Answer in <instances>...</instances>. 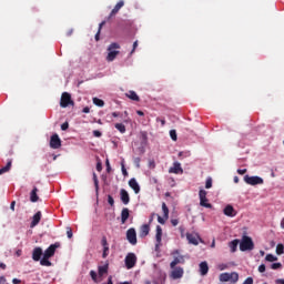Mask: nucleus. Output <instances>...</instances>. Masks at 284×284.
Segmentation results:
<instances>
[{
	"label": "nucleus",
	"mask_w": 284,
	"mask_h": 284,
	"mask_svg": "<svg viewBox=\"0 0 284 284\" xmlns=\"http://www.w3.org/2000/svg\"><path fill=\"white\" fill-rule=\"evenodd\" d=\"M129 187L134 191L135 194H139L141 192V186L139 185V182H136V179L132 178L129 181Z\"/></svg>",
	"instance_id": "dca6fc26"
},
{
	"label": "nucleus",
	"mask_w": 284,
	"mask_h": 284,
	"mask_svg": "<svg viewBox=\"0 0 284 284\" xmlns=\"http://www.w3.org/2000/svg\"><path fill=\"white\" fill-rule=\"evenodd\" d=\"M37 192H39V189H37V186H34L30 193L31 203H37V201H39V195L37 194Z\"/></svg>",
	"instance_id": "393cba45"
},
{
	"label": "nucleus",
	"mask_w": 284,
	"mask_h": 284,
	"mask_svg": "<svg viewBox=\"0 0 284 284\" xmlns=\"http://www.w3.org/2000/svg\"><path fill=\"white\" fill-rule=\"evenodd\" d=\"M165 217L163 216H161V215H158V222L161 224V225H165Z\"/></svg>",
	"instance_id": "a18cd8bd"
},
{
	"label": "nucleus",
	"mask_w": 284,
	"mask_h": 284,
	"mask_svg": "<svg viewBox=\"0 0 284 284\" xmlns=\"http://www.w3.org/2000/svg\"><path fill=\"white\" fill-rule=\"evenodd\" d=\"M101 245L102 247H110V245L108 244V237L105 236L102 237Z\"/></svg>",
	"instance_id": "79ce46f5"
},
{
	"label": "nucleus",
	"mask_w": 284,
	"mask_h": 284,
	"mask_svg": "<svg viewBox=\"0 0 284 284\" xmlns=\"http://www.w3.org/2000/svg\"><path fill=\"white\" fill-rule=\"evenodd\" d=\"M275 283L276 284H284V280H276Z\"/></svg>",
	"instance_id": "0e129e2a"
},
{
	"label": "nucleus",
	"mask_w": 284,
	"mask_h": 284,
	"mask_svg": "<svg viewBox=\"0 0 284 284\" xmlns=\"http://www.w3.org/2000/svg\"><path fill=\"white\" fill-rule=\"evenodd\" d=\"M130 219V209L124 207L121 211V223L122 225H125V223L128 222V220Z\"/></svg>",
	"instance_id": "a211bd4d"
},
{
	"label": "nucleus",
	"mask_w": 284,
	"mask_h": 284,
	"mask_svg": "<svg viewBox=\"0 0 284 284\" xmlns=\"http://www.w3.org/2000/svg\"><path fill=\"white\" fill-rule=\"evenodd\" d=\"M186 239L192 245H199V241H201V236L197 233H186Z\"/></svg>",
	"instance_id": "f8f14e48"
},
{
	"label": "nucleus",
	"mask_w": 284,
	"mask_h": 284,
	"mask_svg": "<svg viewBox=\"0 0 284 284\" xmlns=\"http://www.w3.org/2000/svg\"><path fill=\"white\" fill-rule=\"evenodd\" d=\"M90 276H91L92 281H94V283H97V272L90 271Z\"/></svg>",
	"instance_id": "de8ad7c7"
},
{
	"label": "nucleus",
	"mask_w": 284,
	"mask_h": 284,
	"mask_svg": "<svg viewBox=\"0 0 284 284\" xmlns=\"http://www.w3.org/2000/svg\"><path fill=\"white\" fill-rule=\"evenodd\" d=\"M120 200L123 205H128L130 203V193H128L125 189L120 190Z\"/></svg>",
	"instance_id": "2eb2a0df"
},
{
	"label": "nucleus",
	"mask_w": 284,
	"mask_h": 284,
	"mask_svg": "<svg viewBox=\"0 0 284 284\" xmlns=\"http://www.w3.org/2000/svg\"><path fill=\"white\" fill-rule=\"evenodd\" d=\"M114 128L118 129L121 134H125V124L115 123Z\"/></svg>",
	"instance_id": "2f4dec72"
},
{
	"label": "nucleus",
	"mask_w": 284,
	"mask_h": 284,
	"mask_svg": "<svg viewBox=\"0 0 284 284\" xmlns=\"http://www.w3.org/2000/svg\"><path fill=\"white\" fill-rule=\"evenodd\" d=\"M281 227H282V230H284V217H283V220L281 221Z\"/></svg>",
	"instance_id": "774afa93"
},
{
	"label": "nucleus",
	"mask_w": 284,
	"mask_h": 284,
	"mask_svg": "<svg viewBox=\"0 0 284 284\" xmlns=\"http://www.w3.org/2000/svg\"><path fill=\"white\" fill-rule=\"evenodd\" d=\"M163 239V229L161 227V225L156 226V233H155V241L159 244H161V241Z\"/></svg>",
	"instance_id": "b1692460"
},
{
	"label": "nucleus",
	"mask_w": 284,
	"mask_h": 284,
	"mask_svg": "<svg viewBox=\"0 0 284 284\" xmlns=\"http://www.w3.org/2000/svg\"><path fill=\"white\" fill-rule=\"evenodd\" d=\"M123 6H125V2L123 0H120L110 12L108 20L112 19V17H115V14H119V10H121Z\"/></svg>",
	"instance_id": "ddd939ff"
},
{
	"label": "nucleus",
	"mask_w": 284,
	"mask_h": 284,
	"mask_svg": "<svg viewBox=\"0 0 284 284\" xmlns=\"http://www.w3.org/2000/svg\"><path fill=\"white\" fill-rule=\"evenodd\" d=\"M170 136H171V139H172V141H176V130H171L170 131Z\"/></svg>",
	"instance_id": "37998d69"
},
{
	"label": "nucleus",
	"mask_w": 284,
	"mask_h": 284,
	"mask_svg": "<svg viewBox=\"0 0 284 284\" xmlns=\"http://www.w3.org/2000/svg\"><path fill=\"white\" fill-rule=\"evenodd\" d=\"M58 247H61V244L59 242H55L54 244H51L43 253V256H45V258H52V256H54Z\"/></svg>",
	"instance_id": "1a4fd4ad"
},
{
	"label": "nucleus",
	"mask_w": 284,
	"mask_h": 284,
	"mask_svg": "<svg viewBox=\"0 0 284 284\" xmlns=\"http://www.w3.org/2000/svg\"><path fill=\"white\" fill-rule=\"evenodd\" d=\"M108 203L111 207H114V197H112V195H108Z\"/></svg>",
	"instance_id": "c03bdc74"
},
{
	"label": "nucleus",
	"mask_w": 284,
	"mask_h": 284,
	"mask_svg": "<svg viewBox=\"0 0 284 284\" xmlns=\"http://www.w3.org/2000/svg\"><path fill=\"white\" fill-rule=\"evenodd\" d=\"M93 136H95L97 139H100V136H102L101 131L94 130V131H93Z\"/></svg>",
	"instance_id": "3c124183"
},
{
	"label": "nucleus",
	"mask_w": 284,
	"mask_h": 284,
	"mask_svg": "<svg viewBox=\"0 0 284 284\" xmlns=\"http://www.w3.org/2000/svg\"><path fill=\"white\" fill-rule=\"evenodd\" d=\"M110 254V246L103 247L102 258H108V255Z\"/></svg>",
	"instance_id": "4c0bfd02"
},
{
	"label": "nucleus",
	"mask_w": 284,
	"mask_h": 284,
	"mask_svg": "<svg viewBox=\"0 0 284 284\" xmlns=\"http://www.w3.org/2000/svg\"><path fill=\"white\" fill-rule=\"evenodd\" d=\"M136 48H139V41H135V42L133 43V49H132V51H131V54H134V50H136Z\"/></svg>",
	"instance_id": "603ef678"
},
{
	"label": "nucleus",
	"mask_w": 284,
	"mask_h": 284,
	"mask_svg": "<svg viewBox=\"0 0 284 284\" xmlns=\"http://www.w3.org/2000/svg\"><path fill=\"white\" fill-rule=\"evenodd\" d=\"M172 256H173V261L170 263L171 268H174L178 265L185 264V256L181 255V253H179V250L173 251Z\"/></svg>",
	"instance_id": "f03ea898"
},
{
	"label": "nucleus",
	"mask_w": 284,
	"mask_h": 284,
	"mask_svg": "<svg viewBox=\"0 0 284 284\" xmlns=\"http://www.w3.org/2000/svg\"><path fill=\"white\" fill-rule=\"evenodd\" d=\"M101 170H103V166H102L101 162H98L97 163V171L101 172Z\"/></svg>",
	"instance_id": "13d9d810"
},
{
	"label": "nucleus",
	"mask_w": 284,
	"mask_h": 284,
	"mask_svg": "<svg viewBox=\"0 0 284 284\" xmlns=\"http://www.w3.org/2000/svg\"><path fill=\"white\" fill-rule=\"evenodd\" d=\"M41 222V211H38L33 217H32V222L30 224V227H37V224Z\"/></svg>",
	"instance_id": "4be33fe9"
},
{
	"label": "nucleus",
	"mask_w": 284,
	"mask_h": 284,
	"mask_svg": "<svg viewBox=\"0 0 284 284\" xmlns=\"http://www.w3.org/2000/svg\"><path fill=\"white\" fill-rule=\"evenodd\" d=\"M12 283H13V284H20V283H21V280H19V278H13V280H12Z\"/></svg>",
	"instance_id": "680f3d73"
},
{
	"label": "nucleus",
	"mask_w": 284,
	"mask_h": 284,
	"mask_svg": "<svg viewBox=\"0 0 284 284\" xmlns=\"http://www.w3.org/2000/svg\"><path fill=\"white\" fill-rule=\"evenodd\" d=\"M108 270H110V263L105 262L104 265L98 267L99 276H105V274H108Z\"/></svg>",
	"instance_id": "412c9836"
},
{
	"label": "nucleus",
	"mask_w": 284,
	"mask_h": 284,
	"mask_svg": "<svg viewBox=\"0 0 284 284\" xmlns=\"http://www.w3.org/2000/svg\"><path fill=\"white\" fill-rule=\"evenodd\" d=\"M41 256H43V250L41 247H36L32 253L33 261H41Z\"/></svg>",
	"instance_id": "aec40b11"
},
{
	"label": "nucleus",
	"mask_w": 284,
	"mask_h": 284,
	"mask_svg": "<svg viewBox=\"0 0 284 284\" xmlns=\"http://www.w3.org/2000/svg\"><path fill=\"white\" fill-rule=\"evenodd\" d=\"M200 196V205L201 207H206L207 210H212V204L209 203L207 201V191L201 189L199 192Z\"/></svg>",
	"instance_id": "20e7f679"
},
{
	"label": "nucleus",
	"mask_w": 284,
	"mask_h": 284,
	"mask_svg": "<svg viewBox=\"0 0 284 284\" xmlns=\"http://www.w3.org/2000/svg\"><path fill=\"white\" fill-rule=\"evenodd\" d=\"M244 181L247 183V185H263L264 183L263 178L257 175L255 176L245 175Z\"/></svg>",
	"instance_id": "0eeeda50"
},
{
	"label": "nucleus",
	"mask_w": 284,
	"mask_h": 284,
	"mask_svg": "<svg viewBox=\"0 0 284 284\" xmlns=\"http://www.w3.org/2000/svg\"><path fill=\"white\" fill-rule=\"evenodd\" d=\"M170 278L173 281H179V278H183V275L185 274V271L181 266H174V268H171Z\"/></svg>",
	"instance_id": "423d86ee"
},
{
	"label": "nucleus",
	"mask_w": 284,
	"mask_h": 284,
	"mask_svg": "<svg viewBox=\"0 0 284 284\" xmlns=\"http://www.w3.org/2000/svg\"><path fill=\"white\" fill-rule=\"evenodd\" d=\"M156 121L159 122H161V125H165V120H160L159 118L156 119Z\"/></svg>",
	"instance_id": "69168bd1"
},
{
	"label": "nucleus",
	"mask_w": 284,
	"mask_h": 284,
	"mask_svg": "<svg viewBox=\"0 0 284 284\" xmlns=\"http://www.w3.org/2000/svg\"><path fill=\"white\" fill-rule=\"evenodd\" d=\"M265 261H268V263H274V261H278V257H276L272 254H267L265 257Z\"/></svg>",
	"instance_id": "e433bc0d"
},
{
	"label": "nucleus",
	"mask_w": 284,
	"mask_h": 284,
	"mask_svg": "<svg viewBox=\"0 0 284 284\" xmlns=\"http://www.w3.org/2000/svg\"><path fill=\"white\" fill-rule=\"evenodd\" d=\"M40 265L44 267H50L52 265V262H50V257H45L43 255V257L40 260Z\"/></svg>",
	"instance_id": "cd10ccee"
},
{
	"label": "nucleus",
	"mask_w": 284,
	"mask_h": 284,
	"mask_svg": "<svg viewBox=\"0 0 284 284\" xmlns=\"http://www.w3.org/2000/svg\"><path fill=\"white\" fill-rule=\"evenodd\" d=\"M105 26V21H102L100 24H99V29H98V32L95 34V41H99L101 38V30L103 29V27Z\"/></svg>",
	"instance_id": "7c9ffc66"
},
{
	"label": "nucleus",
	"mask_w": 284,
	"mask_h": 284,
	"mask_svg": "<svg viewBox=\"0 0 284 284\" xmlns=\"http://www.w3.org/2000/svg\"><path fill=\"white\" fill-rule=\"evenodd\" d=\"M106 172H112V166H110V161L106 160Z\"/></svg>",
	"instance_id": "4d7b16f0"
},
{
	"label": "nucleus",
	"mask_w": 284,
	"mask_h": 284,
	"mask_svg": "<svg viewBox=\"0 0 284 284\" xmlns=\"http://www.w3.org/2000/svg\"><path fill=\"white\" fill-rule=\"evenodd\" d=\"M0 267H1V270H6V264L4 263H0Z\"/></svg>",
	"instance_id": "338daca9"
},
{
	"label": "nucleus",
	"mask_w": 284,
	"mask_h": 284,
	"mask_svg": "<svg viewBox=\"0 0 284 284\" xmlns=\"http://www.w3.org/2000/svg\"><path fill=\"white\" fill-rule=\"evenodd\" d=\"M276 254H278V255L284 254V245L283 244H277Z\"/></svg>",
	"instance_id": "58836bf2"
},
{
	"label": "nucleus",
	"mask_w": 284,
	"mask_h": 284,
	"mask_svg": "<svg viewBox=\"0 0 284 284\" xmlns=\"http://www.w3.org/2000/svg\"><path fill=\"white\" fill-rule=\"evenodd\" d=\"M220 281L221 283H227V281H230V273H222L220 275Z\"/></svg>",
	"instance_id": "72a5a7b5"
},
{
	"label": "nucleus",
	"mask_w": 284,
	"mask_h": 284,
	"mask_svg": "<svg viewBox=\"0 0 284 284\" xmlns=\"http://www.w3.org/2000/svg\"><path fill=\"white\" fill-rule=\"evenodd\" d=\"M82 112L84 114H90V108L89 106L83 108Z\"/></svg>",
	"instance_id": "052dcab7"
},
{
	"label": "nucleus",
	"mask_w": 284,
	"mask_h": 284,
	"mask_svg": "<svg viewBox=\"0 0 284 284\" xmlns=\"http://www.w3.org/2000/svg\"><path fill=\"white\" fill-rule=\"evenodd\" d=\"M69 105H74L72 95L68 92H63L60 100V108H69Z\"/></svg>",
	"instance_id": "39448f33"
},
{
	"label": "nucleus",
	"mask_w": 284,
	"mask_h": 284,
	"mask_svg": "<svg viewBox=\"0 0 284 284\" xmlns=\"http://www.w3.org/2000/svg\"><path fill=\"white\" fill-rule=\"evenodd\" d=\"M112 116H114V118L121 116V113H119V112H113V113H112Z\"/></svg>",
	"instance_id": "e2e57ef3"
},
{
	"label": "nucleus",
	"mask_w": 284,
	"mask_h": 284,
	"mask_svg": "<svg viewBox=\"0 0 284 284\" xmlns=\"http://www.w3.org/2000/svg\"><path fill=\"white\" fill-rule=\"evenodd\" d=\"M121 168L123 176H128V170L125 169V164L123 162L121 163Z\"/></svg>",
	"instance_id": "49530a36"
},
{
	"label": "nucleus",
	"mask_w": 284,
	"mask_h": 284,
	"mask_svg": "<svg viewBox=\"0 0 284 284\" xmlns=\"http://www.w3.org/2000/svg\"><path fill=\"white\" fill-rule=\"evenodd\" d=\"M239 240H233L232 242L229 243V247L231 250L232 253L236 252L237 247H239Z\"/></svg>",
	"instance_id": "bb28decb"
},
{
	"label": "nucleus",
	"mask_w": 284,
	"mask_h": 284,
	"mask_svg": "<svg viewBox=\"0 0 284 284\" xmlns=\"http://www.w3.org/2000/svg\"><path fill=\"white\" fill-rule=\"evenodd\" d=\"M148 234H150V224H143L140 227L139 236H140V239H145V236H148Z\"/></svg>",
	"instance_id": "6ab92c4d"
},
{
	"label": "nucleus",
	"mask_w": 284,
	"mask_h": 284,
	"mask_svg": "<svg viewBox=\"0 0 284 284\" xmlns=\"http://www.w3.org/2000/svg\"><path fill=\"white\" fill-rule=\"evenodd\" d=\"M171 225H173V227H176V225H179V220L176 219L171 220Z\"/></svg>",
	"instance_id": "864d4df0"
},
{
	"label": "nucleus",
	"mask_w": 284,
	"mask_h": 284,
	"mask_svg": "<svg viewBox=\"0 0 284 284\" xmlns=\"http://www.w3.org/2000/svg\"><path fill=\"white\" fill-rule=\"evenodd\" d=\"M50 148L52 150H59L61 148V138H59V134H53L50 140Z\"/></svg>",
	"instance_id": "9b49d317"
},
{
	"label": "nucleus",
	"mask_w": 284,
	"mask_h": 284,
	"mask_svg": "<svg viewBox=\"0 0 284 284\" xmlns=\"http://www.w3.org/2000/svg\"><path fill=\"white\" fill-rule=\"evenodd\" d=\"M258 272L261 274H263V272H265V264H262V265L258 266Z\"/></svg>",
	"instance_id": "6e6d98bb"
},
{
	"label": "nucleus",
	"mask_w": 284,
	"mask_h": 284,
	"mask_svg": "<svg viewBox=\"0 0 284 284\" xmlns=\"http://www.w3.org/2000/svg\"><path fill=\"white\" fill-rule=\"evenodd\" d=\"M283 267V264L281 263H273L271 265V270H281Z\"/></svg>",
	"instance_id": "ea45409f"
},
{
	"label": "nucleus",
	"mask_w": 284,
	"mask_h": 284,
	"mask_svg": "<svg viewBox=\"0 0 284 284\" xmlns=\"http://www.w3.org/2000/svg\"><path fill=\"white\" fill-rule=\"evenodd\" d=\"M68 128H70V124L68 122H64V123L61 124V130L63 132H65V130H68Z\"/></svg>",
	"instance_id": "09e8293b"
},
{
	"label": "nucleus",
	"mask_w": 284,
	"mask_h": 284,
	"mask_svg": "<svg viewBox=\"0 0 284 284\" xmlns=\"http://www.w3.org/2000/svg\"><path fill=\"white\" fill-rule=\"evenodd\" d=\"M223 213L225 214V216H230L231 219H234V216H236V210H234V206H232L231 204H227L224 207Z\"/></svg>",
	"instance_id": "4468645a"
},
{
	"label": "nucleus",
	"mask_w": 284,
	"mask_h": 284,
	"mask_svg": "<svg viewBox=\"0 0 284 284\" xmlns=\"http://www.w3.org/2000/svg\"><path fill=\"white\" fill-rule=\"evenodd\" d=\"M128 99H131V101H140L139 95L134 91H129L126 93Z\"/></svg>",
	"instance_id": "c756f323"
},
{
	"label": "nucleus",
	"mask_w": 284,
	"mask_h": 284,
	"mask_svg": "<svg viewBox=\"0 0 284 284\" xmlns=\"http://www.w3.org/2000/svg\"><path fill=\"white\" fill-rule=\"evenodd\" d=\"M93 103L98 108H103V105H105V102L103 100L99 99V98H93Z\"/></svg>",
	"instance_id": "473e14b6"
},
{
	"label": "nucleus",
	"mask_w": 284,
	"mask_h": 284,
	"mask_svg": "<svg viewBox=\"0 0 284 284\" xmlns=\"http://www.w3.org/2000/svg\"><path fill=\"white\" fill-rule=\"evenodd\" d=\"M67 236H68V239H72L73 234H72L71 227H67Z\"/></svg>",
	"instance_id": "8fccbe9b"
},
{
	"label": "nucleus",
	"mask_w": 284,
	"mask_h": 284,
	"mask_svg": "<svg viewBox=\"0 0 284 284\" xmlns=\"http://www.w3.org/2000/svg\"><path fill=\"white\" fill-rule=\"evenodd\" d=\"M126 240L131 245H136V230H134L133 227L129 229L126 231Z\"/></svg>",
	"instance_id": "9d476101"
},
{
	"label": "nucleus",
	"mask_w": 284,
	"mask_h": 284,
	"mask_svg": "<svg viewBox=\"0 0 284 284\" xmlns=\"http://www.w3.org/2000/svg\"><path fill=\"white\" fill-rule=\"evenodd\" d=\"M93 183L95 187V193L99 194V178L97 176V173H93Z\"/></svg>",
	"instance_id": "f704fd0d"
},
{
	"label": "nucleus",
	"mask_w": 284,
	"mask_h": 284,
	"mask_svg": "<svg viewBox=\"0 0 284 284\" xmlns=\"http://www.w3.org/2000/svg\"><path fill=\"white\" fill-rule=\"evenodd\" d=\"M246 173H247V169H240V170H237V174L243 175V174H246Z\"/></svg>",
	"instance_id": "5fc2aeb1"
},
{
	"label": "nucleus",
	"mask_w": 284,
	"mask_h": 284,
	"mask_svg": "<svg viewBox=\"0 0 284 284\" xmlns=\"http://www.w3.org/2000/svg\"><path fill=\"white\" fill-rule=\"evenodd\" d=\"M162 212H163V217L165 221L170 219V209L168 207V204L165 202L162 203Z\"/></svg>",
	"instance_id": "a878e982"
},
{
	"label": "nucleus",
	"mask_w": 284,
	"mask_h": 284,
	"mask_svg": "<svg viewBox=\"0 0 284 284\" xmlns=\"http://www.w3.org/2000/svg\"><path fill=\"white\" fill-rule=\"evenodd\" d=\"M121 48V45L116 42H113L109 45L108 48V55H106V61H114V59H116V55L119 54V50Z\"/></svg>",
	"instance_id": "7ed1b4c3"
},
{
	"label": "nucleus",
	"mask_w": 284,
	"mask_h": 284,
	"mask_svg": "<svg viewBox=\"0 0 284 284\" xmlns=\"http://www.w3.org/2000/svg\"><path fill=\"white\" fill-rule=\"evenodd\" d=\"M212 187V178H207L205 182V189L210 190Z\"/></svg>",
	"instance_id": "a19ab883"
},
{
	"label": "nucleus",
	"mask_w": 284,
	"mask_h": 284,
	"mask_svg": "<svg viewBox=\"0 0 284 284\" xmlns=\"http://www.w3.org/2000/svg\"><path fill=\"white\" fill-rule=\"evenodd\" d=\"M11 168H12V160H9L7 162V165L0 169V174H6V172H10Z\"/></svg>",
	"instance_id": "c85d7f7f"
},
{
	"label": "nucleus",
	"mask_w": 284,
	"mask_h": 284,
	"mask_svg": "<svg viewBox=\"0 0 284 284\" xmlns=\"http://www.w3.org/2000/svg\"><path fill=\"white\" fill-rule=\"evenodd\" d=\"M170 174H183V169L181 168V163L174 162L173 166L169 169Z\"/></svg>",
	"instance_id": "f3484780"
},
{
	"label": "nucleus",
	"mask_w": 284,
	"mask_h": 284,
	"mask_svg": "<svg viewBox=\"0 0 284 284\" xmlns=\"http://www.w3.org/2000/svg\"><path fill=\"white\" fill-rule=\"evenodd\" d=\"M241 252H252L254 250V241L247 235H243L240 242Z\"/></svg>",
	"instance_id": "f257e3e1"
},
{
	"label": "nucleus",
	"mask_w": 284,
	"mask_h": 284,
	"mask_svg": "<svg viewBox=\"0 0 284 284\" xmlns=\"http://www.w3.org/2000/svg\"><path fill=\"white\" fill-rule=\"evenodd\" d=\"M207 272H210V266H207V262L200 263V274H201V276H206Z\"/></svg>",
	"instance_id": "5701e85b"
},
{
	"label": "nucleus",
	"mask_w": 284,
	"mask_h": 284,
	"mask_svg": "<svg viewBox=\"0 0 284 284\" xmlns=\"http://www.w3.org/2000/svg\"><path fill=\"white\" fill-rule=\"evenodd\" d=\"M14 205H17V202L16 201H12L11 204H10V210L12 212H14Z\"/></svg>",
	"instance_id": "bf43d9fd"
},
{
	"label": "nucleus",
	"mask_w": 284,
	"mask_h": 284,
	"mask_svg": "<svg viewBox=\"0 0 284 284\" xmlns=\"http://www.w3.org/2000/svg\"><path fill=\"white\" fill-rule=\"evenodd\" d=\"M230 281L236 283L239 281V273H229Z\"/></svg>",
	"instance_id": "c9c22d12"
},
{
	"label": "nucleus",
	"mask_w": 284,
	"mask_h": 284,
	"mask_svg": "<svg viewBox=\"0 0 284 284\" xmlns=\"http://www.w3.org/2000/svg\"><path fill=\"white\" fill-rule=\"evenodd\" d=\"M126 270H132L136 265V255L134 253H128L124 260Z\"/></svg>",
	"instance_id": "6e6552de"
}]
</instances>
